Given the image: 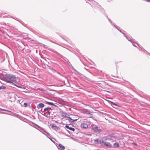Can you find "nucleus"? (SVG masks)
<instances>
[{
    "label": "nucleus",
    "instance_id": "nucleus-17",
    "mask_svg": "<svg viewBox=\"0 0 150 150\" xmlns=\"http://www.w3.org/2000/svg\"><path fill=\"white\" fill-rule=\"evenodd\" d=\"M6 87L4 86H0V90L1 89H5Z\"/></svg>",
    "mask_w": 150,
    "mask_h": 150
},
{
    "label": "nucleus",
    "instance_id": "nucleus-21",
    "mask_svg": "<svg viewBox=\"0 0 150 150\" xmlns=\"http://www.w3.org/2000/svg\"><path fill=\"white\" fill-rule=\"evenodd\" d=\"M72 68H73V69L74 70V71H75L78 74H80V73L78 71H77L75 69H74L73 67H72Z\"/></svg>",
    "mask_w": 150,
    "mask_h": 150
},
{
    "label": "nucleus",
    "instance_id": "nucleus-20",
    "mask_svg": "<svg viewBox=\"0 0 150 150\" xmlns=\"http://www.w3.org/2000/svg\"><path fill=\"white\" fill-rule=\"evenodd\" d=\"M69 119H70V120H69V121H70V122H73L75 121H76V120H73V119H71L70 117V118H69Z\"/></svg>",
    "mask_w": 150,
    "mask_h": 150
},
{
    "label": "nucleus",
    "instance_id": "nucleus-14",
    "mask_svg": "<svg viewBox=\"0 0 150 150\" xmlns=\"http://www.w3.org/2000/svg\"><path fill=\"white\" fill-rule=\"evenodd\" d=\"M59 146L60 148L62 149V150L64 149L65 148L64 146L61 144H59Z\"/></svg>",
    "mask_w": 150,
    "mask_h": 150
},
{
    "label": "nucleus",
    "instance_id": "nucleus-5",
    "mask_svg": "<svg viewBox=\"0 0 150 150\" xmlns=\"http://www.w3.org/2000/svg\"><path fill=\"white\" fill-rule=\"evenodd\" d=\"M16 80H14L13 79H10V80L6 79V81L7 83H13L14 84L13 82H15L16 81H17Z\"/></svg>",
    "mask_w": 150,
    "mask_h": 150
},
{
    "label": "nucleus",
    "instance_id": "nucleus-12",
    "mask_svg": "<svg viewBox=\"0 0 150 150\" xmlns=\"http://www.w3.org/2000/svg\"><path fill=\"white\" fill-rule=\"evenodd\" d=\"M45 103L50 105L56 106V105H54L53 103L46 101Z\"/></svg>",
    "mask_w": 150,
    "mask_h": 150
},
{
    "label": "nucleus",
    "instance_id": "nucleus-11",
    "mask_svg": "<svg viewBox=\"0 0 150 150\" xmlns=\"http://www.w3.org/2000/svg\"><path fill=\"white\" fill-rule=\"evenodd\" d=\"M50 113L51 112H50V110H48L46 112V113L47 114L46 115H45L44 114V115L46 117H50Z\"/></svg>",
    "mask_w": 150,
    "mask_h": 150
},
{
    "label": "nucleus",
    "instance_id": "nucleus-13",
    "mask_svg": "<svg viewBox=\"0 0 150 150\" xmlns=\"http://www.w3.org/2000/svg\"><path fill=\"white\" fill-rule=\"evenodd\" d=\"M51 127L52 128L54 129L55 130H56L58 129L56 125H52L51 126Z\"/></svg>",
    "mask_w": 150,
    "mask_h": 150
},
{
    "label": "nucleus",
    "instance_id": "nucleus-9",
    "mask_svg": "<svg viewBox=\"0 0 150 150\" xmlns=\"http://www.w3.org/2000/svg\"><path fill=\"white\" fill-rule=\"evenodd\" d=\"M51 109L50 108V107H47L46 108H45L43 110L42 109L41 110V111L42 112H47L48 110H50V109Z\"/></svg>",
    "mask_w": 150,
    "mask_h": 150
},
{
    "label": "nucleus",
    "instance_id": "nucleus-8",
    "mask_svg": "<svg viewBox=\"0 0 150 150\" xmlns=\"http://www.w3.org/2000/svg\"><path fill=\"white\" fill-rule=\"evenodd\" d=\"M103 143H104V145L106 146H108L109 147H110L111 146V144L109 142H104Z\"/></svg>",
    "mask_w": 150,
    "mask_h": 150
},
{
    "label": "nucleus",
    "instance_id": "nucleus-22",
    "mask_svg": "<svg viewBox=\"0 0 150 150\" xmlns=\"http://www.w3.org/2000/svg\"><path fill=\"white\" fill-rule=\"evenodd\" d=\"M0 110H2V111H7L9 112H11L10 111L6 110L4 109H1V108H0Z\"/></svg>",
    "mask_w": 150,
    "mask_h": 150
},
{
    "label": "nucleus",
    "instance_id": "nucleus-4",
    "mask_svg": "<svg viewBox=\"0 0 150 150\" xmlns=\"http://www.w3.org/2000/svg\"><path fill=\"white\" fill-rule=\"evenodd\" d=\"M69 115H68L66 112H62L61 114V116L63 117H67L70 118V117H69Z\"/></svg>",
    "mask_w": 150,
    "mask_h": 150
},
{
    "label": "nucleus",
    "instance_id": "nucleus-24",
    "mask_svg": "<svg viewBox=\"0 0 150 150\" xmlns=\"http://www.w3.org/2000/svg\"><path fill=\"white\" fill-rule=\"evenodd\" d=\"M35 125L37 127H38V128H40V126H38V125L35 124Z\"/></svg>",
    "mask_w": 150,
    "mask_h": 150
},
{
    "label": "nucleus",
    "instance_id": "nucleus-1",
    "mask_svg": "<svg viewBox=\"0 0 150 150\" xmlns=\"http://www.w3.org/2000/svg\"><path fill=\"white\" fill-rule=\"evenodd\" d=\"M92 129L96 132L100 133L101 131V129H99L98 126L96 125H93L92 127Z\"/></svg>",
    "mask_w": 150,
    "mask_h": 150
},
{
    "label": "nucleus",
    "instance_id": "nucleus-6",
    "mask_svg": "<svg viewBox=\"0 0 150 150\" xmlns=\"http://www.w3.org/2000/svg\"><path fill=\"white\" fill-rule=\"evenodd\" d=\"M94 143L96 144H100L101 143H103L104 142V141L103 140H99L98 139H97L96 140H95L94 141Z\"/></svg>",
    "mask_w": 150,
    "mask_h": 150
},
{
    "label": "nucleus",
    "instance_id": "nucleus-15",
    "mask_svg": "<svg viewBox=\"0 0 150 150\" xmlns=\"http://www.w3.org/2000/svg\"><path fill=\"white\" fill-rule=\"evenodd\" d=\"M40 129H41L42 130H43L44 132H45L46 133V134L48 135V136H50L49 134L47 132H46V131H45V130H44L43 129L42 127H40Z\"/></svg>",
    "mask_w": 150,
    "mask_h": 150
},
{
    "label": "nucleus",
    "instance_id": "nucleus-18",
    "mask_svg": "<svg viewBox=\"0 0 150 150\" xmlns=\"http://www.w3.org/2000/svg\"><path fill=\"white\" fill-rule=\"evenodd\" d=\"M109 102L111 103V104L112 105H115L116 106H117V105L115 103H113V102H111V101H109Z\"/></svg>",
    "mask_w": 150,
    "mask_h": 150
},
{
    "label": "nucleus",
    "instance_id": "nucleus-3",
    "mask_svg": "<svg viewBox=\"0 0 150 150\" xmlns=\"http://www.w3.org/2000/svg\"><path fill=\"white\" fill-rule=\"evenodd\" d=\"M90 123L89 122H86V123H82L81 125V126L83 128L86 129L88 127V125H89Z\"/></svg>",
    "mask_w": 150,
    "mask_h": 150
},
{
    "label": "nucleus",
    "instance_id": "nucleus-16",
    "mask_svg": "<svg viewBox=\"0 0 150 150\" xmlns=\"http://www.w3.org/2000/svg\"><path fill=\"white\" fill-rule=\"evenodd\" d=\"M105 139V140H111V139L110 138H109L108 137H104Z\"/></svg>",
    "mask_w": 150,
    "mask_h": 150
},
{
    "label": "nucleus",
    "instance_id": "nucleus-27",
    "mask_svg": "<svg viewBox=\"0 0 150 150\" xmlns=\"http://www.w3.org/2000/svg\"><path fill=\"white\" fill-rule=\"evenodd\" d=\"M49 138V139L51 140L52 142H54V141H53L50 138Z\"/></svg>",
    "mask_w": 150,
    "mask_h": 150
},
{
    "label": "nucleus",
    "instance_id": "nucleus-23",
    "mask_svg": "<svg viewBox=\"0 0 150 150\" xmlns=\"http://www.w3.org/2000/svg\"><path fill=\"white\" fill-rule=\"evenodd\" d=\"M24 106L26 107L27 106V104L26 103H24Z\"/></svg>",
    "mask_w": 150,
    "mask_h": 150
},
{
    "label": "nucleus",
    "instance_id": "nucleus-2",
    "mask_svg": "<svg viewBox=\"0 0 150 150\" xmlns=\"http://www.w3.org/2000/svg\"><path fill=\"white\" fill-rule=\"evenodd\" d=\"M6 76L9 79H13L14 80H17V78L15 77V75H13L11 74H8L6 75Z\"/></svg>",
    "mask_w": 150,
    "mask_h": 150
},
{
    "label": "nucleus",
    "instance_id": "nucleus-26",
    "mask_svg": "<svg viewBox=\"0 0 150 150\" xmlns=\"http://www.w3.org/2000/svg\"><path fill=\"white\" fill-rule=\"evenodd\" d=\"M18 87L20 88H23V86H18Z\"/></svg>",
    "mask_w": 150,
    "mask_h": 150
},
{
    "label": "nucleus",
    "instance_id": "nucleus-28",
    "mask_svg": "<svg viewBox=\"0 0 150 150\" xmlns=\"http://www.w3.org/2000/svg\"><path fill=\"white\" fill-rule=\"evenodd\" d=\"M147 1H150V0H146Z\"/></svg>",
    "mask_w": 150,
    "mask_h": 150
},
{
    "label": "nucleus",
    "instance_id": "nucleus-10",
    "mask_svg": "<svg viewBox=\"0 0 150 150\" xmlns=\"http://www.w3.org/2000/svg\"><path fill=\"white\" fill-rule=\"evenodd\" d=\"M65 127L69 129L70 130H72L73 131H74L75 130V129L73 128H72L71 127H70L68 125H66L65 126Z\"/></svg>",
    "mask_w": 150,
    "mask_h": 150
},
{
    "label": "nucleus",
    "instance_id": "nucleus-7",
    "mask_svg": "<svg viewBox=\"0 0 150 150\" xmlns=\"http://www.w3.org/2000/svg\"><path fill=\"white\" fill-rule=\"evenodd\" d=\"M44 105L42 103H39L37 106V108L39 109L44 107Z\"/></svg>",
    "mask_w": 150,
    "mask_h": 150
},
{
    "label": "nucleus",
    "instance_id": "nucleus-25",
    "mask_svg": "<svg viewBox=\"0 0 150 150\" xmlns=\"http://www.w3.org/2000/svg\"><path fill=\"white\" fill-rule=\"evenodd\" d=\"M16 96H18L16 94H14V98H16Z\"/></svg>",
    "mask_w": 150,
    "mask_h": 150
},
{
    "label": "nucleus",
    "instance_id": "nucleus-29",
    "mask_svg": "<svg viewBox=\"0 0 150 150\" xmlns=\"http://www.w3.org/2000/svg\"><path fill=\"white\" fill-rule=\"evenodd\" d=\"M0 113H3V114H4L5 113L4 112H0Z\"/></svg>",
    "mask_w": 150,
    "mask_h": 150
},
{
    "label": "nucleus",
    "instance_id": "nucleus-19",
    "mask_svg": "<svg viewBox=\"0 0 150 150\" xmlns=\"http://www.w3.org/2000/svg\"><path fill=\"white\" fill-rule=\"evenodd\" d=\"M114 146L117 147H118L119 146V145L117 143H115L114 144Z\"/></svg>",
    "mask_w": 150,
    "mask_h": 150
}]
</instances>
